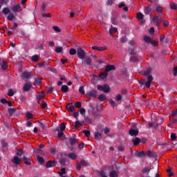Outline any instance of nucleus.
I'll list each match as a JSON object with an SVG mask.
<instances>
[{
    "mask_svg": "<svg viewBox=\"0 0 177 177\" xmlns=\"http://www.w3.org/2000/svg\"><path fill=\"white\" fill-rule=\"evenodd\" d=\"M109 177H118L120 176V169L116 167L115 169H114V165H111L109 167Z\"/></svg>",
    "mask_w": 177,
    "mask_h": 177,
    "instance_id": "f257e3e1",
    "label": "nucleus"
},
{
    "mask_svg": "<svg viewBox=\"0 0 177 177\" xmlns=\"http://www.w3.org/2000/svg\"><path fill=\"white\" fill-rule=\"evenodd\" d=\"M77 55L79 57V59H81L82 60H84L85 59V50L82 49L81 47H78L77 49Z\"/></svg>",
    "mask_w": 177,
    "mask_h": 177,
    "instance_id": "f03ea898",
    "label": "nucleus"
},
{
    "mask_svg": "<svg viewBox=\"0 0 177 177\" xmlns=\"http://www.w3.org/2000/svg\"><path fill=\"white\" fill-rule=\"evenodd\" d=\"M86 96H87V97H93V99H96V97H97V91L96 90H91L86 93Z\"/></svg>",
    "mask_w": 177,
    "mask_h": 177,
    "instance_id": "7ed1b4c3",
    "label": "nucleus"
},
{
    "mask_svg": "<svg viewBox=\"0 0 177 177\" xmlns=\"http://www.w3.org/2000/svg\"><path fill=\"white\" fill-rule=\"evenodd\" d=\"M145 77L147 78V81L145 82V86L149 89L151 85V82H153V76L150 75Z\"/></svg>",
    "mask_w": 177,
    "mask_h": 177,
    "instance_id": "20e7f679",
    "label": "nucleus"
},
{
    "mask_svg": "<svg viewBox=\"0 0 177 177\" xmlns=\"http://www.w3.org/2000/svg\"><path fill=\"white\" fill-rule=\"evenodd\" d=\"M66 143L67 145V146H74V145H75V143H77V139L75 138H68L66 139Z\"/></svg>",
    "mask_w": 177,
    "mask_h": 177,
    "instance_id": "39448f33",
    "label": "nucleus"
},
{
    "mask_svg": "<svg viewBox=\"0 0 177 177\" xmlns=\"http://www.w3.org/2000/svg\"><path fill=\"white\" fill-rule=\"evenodd\" d=\"M161 21H162V19L158 16H156L152 18V23H154L156 26H158Z\"/></svg>",
    "mask_w": 177,
    "mask_h": 177,
    "instance_id": "423d86ee",
    "label": "nucleus"
},
{
    "mask_svg": "<svg viewBox=\"0 0 177 177\" xmlns=\"http://www.w3.org/2000/svg\"><path fill=\"white\" fill-rule=\"evenodd\" d=\"M56 165V161L55 160H48L45 165L46 168H52V167H55Z\"/></svg>",
    "mask_w": 177,
    "mask_h": 177,
    "instance_id": "0eeeda50",
    "label": "nucleus"
},
{
    "mask_svg": "<svg viewBox=\"0 0 177 177\" xmlns=\"http://www.w3.org/2000/svg\"><path fill=\"white\" fill-rule=\"evenodd\" d=\"M32 86V84L31 83H26L23 87L24 92H29Z\"/></svg>",
    "mask_w": 177,
    "mask_h": 177,
    "instance_id": "6e6552de",
    "label": "nucleus"
},
{
    "mask_svg": "<svg viewBox=\"0 0 177 177\" xmlns=\"http://www.w3.org/2000/svg\"><path fill=\"white\" fill-rule=\"evenodd\" d=\"M21 8V5L20 3L15 4L12 8H11V10L13 12L17 13L19 12V9Z\"/></svg>",
    "mask_w": 177,
    "mask_h": 177,
    "instance_id": "1a4fd4ad",
    "label": "nucleus"
},
{
    "mask_svg": "<svg viewBox=\"0 0 177 177\" xmlns=\"http://www.w3.org/2000/svg\"><path fill=\"white\" fill-rule=\"evenodd\" d=\"M115 70V66L114 65H106L105 67L106 73H110V71H114Z\"/></svg>",
    "mask_w": 177,
    "mask_h": 177,
    "instance_id": "9d476101",
    "label": "nucleus"
},
{
    "mask_svg": "<svg viewBox=\"0 0 177 177\" xmlns=\"http://www.w3.org/2000/svg\"><path fill=\"white\" fill-rule=\"evenodd\" d=\"M8 144L5 141V140H1V147H2V151H8Z\"/></svg>",
    "mask_w": 177,
    "mask_h": 177,
    "instance_id": "9b49d317",
    "label": "nucleus"
},
{
    "mask_svg": "<svg viewBox=\"0 0 177 177\" xmlns=\"http://www.w3.org/2000/svg\"><path fill=\"white\" fill-rule=\"evenodd\" d=\"M153 71V68L149 67L147 68H146L145 70H144L143 71V75L144 77H147L149 75H151L150 74L151 73V72Z\"/></svg>",
    "mask_w": 177,
    "mask_h": 177,
    "instance_id": "f8f14e48",
    "label": "nucleus"
},
{
    "mask_svg": "<svg viewBox=\"0 0 177 177\" xmlns=\"http://www.w3.org/2000/svg\"><path fill=\"white\" fill-rule=\"evenodd\" d=\"M66 109L68 111H70L71 113L75 111V107L73 105V103L67 104Z\"/></svg>",
    "mask_w": 177,
    "mask_h": 177,
    "instance_id": "ddd939ff",
    "label": "nucleus"
},
{
    "mask_svg": "<svg viewBox=\"0 0 177 177\" xmlns=\"http://www.w3.org/2000/svg\"><path fill=\"white\" fill-rule=\"evenodd\" d=\"M12 162L15 164V165H19V164L21 162V159L17 156H14L13 159L12 160Z\"/></svg>",
    "mask_w": 177,
    "mask_h": 177,
    "instance_id": "4468645a",
    "label": "nucleus"
},
{
    "mask_svg": "<svg viewBox=\"0 0 177 177\" xmlns=\"http://www.w3.org/2000/svg\"><path fill=\"white\" fill-rule=\"evenodd\" d=\"M146 155L148 156V157H151L152 158H156V157H157V153L153 151H148L146 153Z\"/></svg>",
    "mask_w": 177,
    "mask_h": 177,
    "instance_id": "2eb2a0df",
    "label": "nucleus"
},
{
    "mask_svg": "<svg viewBox=\"0 0 177 177\" xmlns=\"http://www.w3.org/2000/svg\"><path fill=\"white\" fill-rule=\"evenodd\" d=\"M136 157H139L140 158H145L146 157V153L143 151H138L136 153Z\"/></svg>",
    "mask_w": 177,
    "mask_h": 177,
    "instance_id": "dca6fc26",
    "label": "nucleus"
},
{
    "mask_svg": "<svg viewBox=\"0 0 177 177\" xmlns=\"http://www.w3.org/2000/svg\"><path fill=\"white\" fill-rule=\"evenodd\" d=\"M129 132V135H131V136H138V135L139 133V131L135 130L133 129H130Z\"/></svg>",
    "mask_w": 177,
    "mask_h": 177,
    "instance_id": "f3484780",
    "label": "nucleus"
},
{
    "mask_svg": "<svg viewBox=\"0 0 177 177\" xmlns=\"http://www.w3.org/2000/svg\"><path fill=\"white\" fill-rule=\"evenodd\" d=\"M21 77L24 80H28V78H30V77H31V73L28 71H26L22 73Z\"/></svg>",
    "mask_w": 177,
    "mask_h": 177,
    "instance_id": "a211bd4d",
    "label": "nucleus"
},
{
    "mask_svg": "<svg viewBox=\"0 0 177 177\" xmlns=\"http://www.w3.org/2000/svg\"><path fill=\"white\" fill-rule=\"evenodd\" d=\"M93 50H99L100 52H102V50H106L107 49V47H99L97 46H94L92 47Z\"/></svg>",
    "mask_w": 177,
    "mask_h": 177,
    "instance_id": "6ab92c4d",
    "label": "nucleus"
},
{
    "mask_svg": "<svg viewBox=\"0 0 177 177\" xmlns=\"http://www.w3.org/2000/svg\"><path fill=\"white\" fill-rule=\"evenodd\" d=\"M107 75H109V73H107V72H106V71L104 72H102L100 75L99 77L101 80H106V78H107Z\"/></svg>",
    "mask_w": 177,
    "mask_h": 177,
    "instance_id": "aec40b11",
    "label": "nucleus"
},
{
    "mask_svg": "<svg viewBox=\"0 0 177 177\" xmlns=\"http://www.w3.org/2000/svg\"><path fill=\"white\" fill-rule=\"evenodd\" d=\"M84 63H86V66H91L92 64V59L89 57H84Z\"/></svg>",
    "mask_w": 177,
    "mask_h": 177,
    "instance_id": "412c9836",
    "label": "nucleus"
},
{
    "mask_svg": "<svg viewBox=\"0 0 177 177\" xmlns=\"http://www.w3.org/2000/svg\"><path fill=\"white\" fill-rule=\"evenodd\" d=\"M44 96H45V94H44V93H41L40 94H39L37 96V102L39 103V102H41L42 99H44Z\"/></svg>",
    "mask_w": 177,
    "mask_h": 177,
    "instance_id": "4be33fe9",
    "label": "nucleus"
},
{
    "mask_svg": "<svg viewBox=\"0 0 177 177\" xmlns=\"http://www.w3.org/2000/svg\"><path fill=\"white\" fill-rule=\"evenodd\" d=\"M102 92H104V93H109V92H110V86H109L107 84H104Z\"/></svg>",
    "mask_w": 177,
    "mask_h": 177,
    "instance_id": "5701e85b",
    "label": "nucleus"
},
{
    "mask_svg": "<svg viewBox=\"0 0 177 177\" xmlns=\"http://www.w3.org/2000/svg\"><path fill=\"white\" fill-rule=\"evenodd\" d=\"M118 8L120 9H121V8H123V10H124V12H128V8L127 7L125 3H121L120 4H119Z\"/></svg>",
    "mask_w": 177,
    "mask_h": 177,
    "instance_id": "b1692460",
    "label": "nucleus"
},
{
    "mask_svg": "<svg viewBox=\"0 0 177 177\" xmlns=\"http://www.w3.org/2000/svg\"><path fill=\"white\" fill-rule=\"evenodd\" d=\"M37 66L38 67H49V63L47 62H44L43 63H39Z\"/></svg>",
    "mask_w": 177,
    "mask_h": 177,
    "instance_id": "393cba45",
    "label": "nucleus"
},
{
    "mask_svg": "<svg viewBox=\"0 0 177 177\" xmlns=\"http://www.w3.org/2000/svg\"><path fill=\"white\" fill-rule=\"evenodd\" d=\"M111 21L112 24H113L114 26H117V24H118V20L117 19V17H111Z\"/></svg>",
    "mask_w": 177,
    "mask_h": 177,
    "instance_id": "a878e982",
    "label": "nucleus"
},
{
    "mask_svg": "<svg viewBox=\"0 0 177 177\" xmlns=\"http://www.w3.org/2000/svg\"><path fill=\"white\" fill-rule=\"evenodd\" d=\"M2 13L4 14L5 15H9L10 13V10L9 9V8L6 7L3 8Z\"/></svg>",
    "mask_w": 177,
    "mask_h": 177,
    "instance_id": "bb28decb",
    "label": "nucleus"
},
{
    "mask_svg": "<svg viewBox=\"0 0 177 177\" xmlns=\"http://www.w3.org/2000/svg\"><path fill=\"white\" fill-rule=\"evenodd\" d=\"M62 92H64V93H66L68 92V86L67 85H62L61 87Z\"/></svg>",
    "mask_w": 177,
    "mask_h": 177,
    "instance_id": "cd10ccee",
    "label": "nucleus"
},
{
    "mask_svg": "<svg viewBox=\"0 0 177 177\" xmlns=\"http://www.w3.org/2000/svg\"><path fill=\"white\" fill-rule=\"evenodd\" d=\"M37 161L41 164V165H44L45 164V160H44V158L41 156H37Z\"/></svg>",
    "mask_w": 177,
    "mask_h": 177,
    "instance_id": "c85d7f7f",
    "label": "nucleus"
},
{
    "mask_svg": "<svg viewBox=\"0 0 177 177\" xmlns=\"http://www.w3.org/2000/svg\"><path fill=\"white\" fill-rule=\"evenodd\" d=\"M118 31V29L117 28H109V34L111 35H113V34H115Z\"/></svg>",
    "mask_w": 177,
    "mask_h": 177,
    "instance_id": "c756f323",
    "label": "nucleus"
},
{
    "mask_svg": "<svg viewBox=\"0 0 177 177\" xmlns=\"http://www.w3.org/2000/svg\"><path fill=\"white\" fill-rule=\"evenodd\" d=\"M68 157V158H71V160H75V158H77V155L74 153H69Z\"/></svg>",
    "mask_w": 177,
    "mask_h": 177,
    "instance_id": "7c9ffc66",
    "label": "nucleus"
},
{
    "mask_svg": "<svg viewBox=\"0 0 177 177\" xmlns=\"http://www.w3.org/2000/svg\"><path fill=\"white\" fill-rule=\"evenodd\" d=\"M16 113V109L15 108H9L8 109V114L9 115H13Z\"/></svg>",
    "mask_w": 177,
    "mask_h": 177,
    "instance_id": "2f4dec72",
    "label": "nucleus"
},
{
    "mask_svg": "<svg viewBox=\"0 0 177 177\" xmlns=\"http://www.w3.org/2000/svg\"><path fill=\"white\" fill-rule=\"evenodd\" d=\"M132 142L135 146H138V145H139V143L140 142V138H136L134 140H132Z\"/></svg>",
    "mask_w": 177,
    "mask_h": 177,
    "instance_id": "473e14b6",
    "label": "nucleus"
},
{
    "mask_svg": "<svg viewBox=\"0 0 177 177\" xmlns=\"http://www.w3.org/2000/svg\"><path fill=\"white\" fill-rule=\"evenodd\" d=\"M151 40H152L151 38L149 36H145L144 37V41L147 44H150L151 42Z\"/></svg>",
    "mask_w": 177,
    "mask_h": 177,
    "instance_id": "72a5a7b5",
    "label": "nucleus"
},
{
    "mask_svg": "<svg viewBox=\"0 0 177 177\" xmlns=\"http://www.w3.org/2000/svg\"><path fill=\"white\" fill-rule=\"evenodd\" d=\"M83 133L86 138L91 136V131L89 130H83Z\"/></svg>",
    "mask_w": 177,
    "mask_h": 177,
    "instance_id": "f704fd0d",
    "label": "nucleus"
},
{
    "mask_svg": "<svg viewBox=\"0 0 177 177\" xmlns=\"http://www.w3.org/2000/svg\"><path fill=\"white\" fill-rule=\"evenodd\" d=\"M150 171H151V167H145L142 172V174H147V172H149Z\"/></svg>",
    "mask_w": 177,
    "mask_h": 177,
    "instance_id": "c9c22d12",
    "label": "nucleus"
},
{
    "mask_svg": "<svg viewBox=\"0 0 177 177\" xmlns=\"http://www.w3.org/2000/svg\"><path fill=\"white\" fill-rule=\"evenodd\" d=\"M98 100H100V102H104V100H106V95H104V94H100L98 96Z\"/></svg>",
    "mask_w": 177,
    "mask_h": 177,
    "instance_id": "e433bc0d",
    "label": "nucleus"
},
{
    "mask_svg": "<svg viewBox=\"0 0 177 177\" xmlns=\"http://www.w3.org/2000/svg\"><path fill=\"white\" fill-rule=\"evenodd\" d=\"M8 68V63L3 62L1 64V69L3 71H5L6 68Z\"/></svg>",
    "mask_w": 177,
    "mask_h": 177,
    "instance_id": "4c0bfd02",
    "label": "nucleus"
},
{
    "mask_svg": "<svg viewBox=\"0 0 177 177\" xmlns=\"http://www.w3.org/2000/svg\"><path fill=\"white\" fill-rule=\"evenodd\" d=\"M102 138V133L95 132V139L99 140Z\"/></svg>",
    "mask_w": 177,
    "mask_h": 177,
    "instance_id": "58836bf2",
    "label": "nucleus"
},
{
    "mask_svg": "<svg viewBox=\"0 0 177 177\" xmlns=\"http://www.w3.org/2000/svg\"><path fill=\"white\" fill-rule=\"evenodd\" d=\"M7 19L8 20H9V21H12V20L15 19V15H13V13H10L7 17Z\"/></svg>",
    "mask_w": 177,
    "mask_h": 177,
    "instance_id": "ea45409f",
    "label": "nucleus"
},
{
    "mask_svg": "<svg viewBox=\"0 0 177 177\" xmlns=\"http://www.w3.org/2000/svg\"><path fill=\"white\" fill-rule=\"evenodd\" d=\"M23 160H24V164L26 165H31V162H28V159L27 157H26V156H24Z\"/></svg>",
    "mask_w": 177,
    "mask_h": 177,
    "instance_id": "a19ab883",
    "label": "nucleus"
},
{
    "mask_svg": "<svg viewBox=\"0 0 177 177\" xmlns=\"http://www.w3.org/2000/svg\"><path fill=\"white\" fill-rule=\"evenodd\" d=\"M84 121L86 124H93V120H92L89 118H84Z\"/></svg>",
    "mask_w": 177,
    "mask_h": 177,
    "instance_id": "79ce46f5",
    "label": "nucleus"
},
{
    "mask_svg": "<svg viewBox=\"0 0 177 177\" xmlns=\"http://www.w3.org/2000/svg\"><path fill=\"white\" fill-rule=\"evenodd\" d=\"M170 8L171 9H172L173 10H176L177 9V4L175 3H170Z\"/></svg>",
    "mask_w": 177,
    "mask_h": 177,
    "instance_id": "37998d69",
    "label": "nucleus"
},
{
    "mask_svg": "<svg viewBox=\"0 0 177 177\" xmlns=\"http://www.w3.org/2000/svg\"><path fill=\"white\" fill-rule=\"evenodd\" d=\"M32 62H38L39 60V56L35 55L32 57Z\"/></svg>",
    "mask_w": 177,
    "mask_h": 177,
    "instance_id": "c03bdc74",
    "label": "nucleus"
},
{
    "mask_svg": "<svg viewBox=\"0 0 177 177\" xmlns=\"http://www.w3.org/2000/svg\"><path fill=\"white\" fill-rule=\"evenodd\" d=\"M66 130V124H64V123H61L60 126H59V131H63Z\"/></svg>",
    "mask_w": 177,
    "mask_h": 177,
    "instance_id": "a18cd8bd",
    "label": "nucleus"
},
{
    "mask_svg": "<svg viewBox=\"0 0 177 177\" xmlns=\"http://www.w3.org/2000/svg\"><path fill=\"white\" fill-rule=\"evenodd\" d=\"M75 53H77V50H75V48H71L69 50V54L71 56H73V55H75Z\"/></svg>",
    "mask_w": 177,
    "mask_h": 177,
    "instance_id": "49530a36",
    "label": "nucleus"
},
{
    "mask_svg": "<svg viewBox=\"0 0 177 177\" xmlns=\"http://www.w3.org/2000/svg\"><path fill=\"white\" fill-rule=\"evenodd\" d=\"M143 17H145V15H143V14H142V12H138L137 14V19H138V20H142L143 19Z\"/></svg>",
    "mask_w": 177,
    "mask_h": 177,
    "instance_id": "de8ad7c7",
    "label": "nucleus"
},
{
    "mask_svg": "<svg viewBox=\"0 0 177 177\" xmlns=\"http://www.w3.org/2000/svg\"><path fill=\"white\" fill-rule=\"evenodd\" d=\"M84 86H82L79 88L80 93H82V95H85V90L84 89Z\"/></svg>",
    "mask_w": 177,
    "mask_h": 177,
    "instance_id": "09e8293b",
    "label": "nucleus"
},
{
    "mask_svg": "<svg viewBox=\"0 0 177 177\" xmlns=\"http://www.w3.org/2000/svg\"><path fill=\"white\" fill-rule=\"evenodd\" d=\"M82 104H81V102H77L75 103V107H76V109H81Z\"/></svg>",
    "mask_w": 177,
    "mask_h": 177,
    "instance_id": "8fccbe9b",
    "label": "nucleus"
},
{
    "mask_svg": "<svg viewBox=\"0 0 177 177\" xmlns=\"http://www.w3.org/2000/svg\"><path fill=\"white\" fill-rule=\"evenodd\" d=\"M150 12H151V8H150V7H147L145 8V15H149Z\"/></svg>",
    "mask_w": 177,
    "mask_h": 177,
    "instance_id": "3c124183",
    "label": "nucleus"
},
{
    "mask_svg": "<svg viewBox=\"0 0 177 177\" xmlns=\"http://www.w3.org/2000/svg\"><path fill=\"white\" fill-rule=\"evenodd\" d=\"M156 12H158V13H162V7H161V6H158V7H156Z\"/></svg>",
    "mask_w": 177,
    "mask_h": 177,
    "instance_id": "603ef678",
    "label": "nucleus"
},
{
    "mask_svg": "<svg viewBox=\"0 0 177 177\" xmlns=\"http://www.w3.org/2000/svg\"><path fill=\"white\" fill-rule=\"evenodd\" d=\"M138 57L135 55H131V58H130V61L131 62H138Z\"/></svg>",
    "mask_w": 177,
    "mask_h": 177,
    "instance_id": "864d4df0",
    "label": "nucleus"
},
{
    "mask_svg": "<svg viewBox=\"0 0 177 177\" xmlns=\"http://www.w3.org/2000/svg\"><path fill=\"white\" fill-rule=\"evenodd\" d=\"M61 165H66V158H63L59 160Z\"/></svg>",
    "mask_w": 177,
    "mask_h": 177,
    "instance_id": "5fc2aeb1",
    "label": "nucleus"
},
{
    "mask_svg": "<svg viewBox=\"0 0 177 177\" xmlns=\"http://www.w3.org/2000/svg\"><path fill=\"white\" fill-rule=\"evenodd\" d=\"M171 140L172 141L176 140V134L175 133H171Z\"/></svg>",
    "mask_w": 177,
    "mask_h": 177,
    "instance_id": "6e6d98bb",
    "label": "nucleus"
},
{
    "mask_svg": "<svg viewBox=\"0 0 177 177\" xmlns=\"http://www.w3.org/2000/svg\"><path fill=\"white\" fill-rule=\"evenodd\" d=\"M62 50H63V47H57L55 48V52H57V53H61Z\"/></svg>",
    "mask_w": 177,
    "mask_h": 177,
    "instance_id": "4d7b16f0",
    "label": "nucleus"
},
{
    "mask_svg": "<svg viewBox=\"0 0 177 177\" xmlns=\"http://www.w3.org/2000/svg\"><path fill=\"white\" fill-rule=\"evenodd\" d=\"M115 99H116L117 102H120L122 100V96L121 95V94H118L115 97Z\"/></svg>",
    "mask_w": 177,
    "mask_h": 177,
    "instance_id": "13d9d810",
    "label": "nucleus"
},
{
    "mask_svg": "<svg viewBox=\"0 0 177 177\" xmlns=\"http://www.w3.org/2000/svg\"><path fill=\"white\" fill-rule=\"evenodd\" d=\"M66 174V169L62 168L61 171L59 173V176H62V175H64Z\"/></svg>",
    "mask_w": 177,
    "mask_h": 177,
    "instance_id": "bf43d9fd",
    "label": "nucleus"
},
{
    "mask_svg": "<svg viewBox=\"0 0 177 177\" xmlns=\"http://www.w3.org/2000/svg\"><path fill=\"white\" fill-rule=\"evenodd\" d=\"M80 113L82 114V115H85V113H86V110H85L84 108H80Z\"/></svg>",
    "mask_w": 177,
    "mask_h": 177,
    "instance_id": "052dcab7",
    "label": "nucleus"
},
{
    "mask_svg": "<svg viewBox=\"0 0 177 177\" xmlns=\"http://www.w3.org/2000/svg\"><path fill=\"white\" fill-rule=\"evenodd\" d=\"M26 117H27L28 120H31V118H32L33 115H32L31 113L27 112Z\"/></svg>",
    "mask_w": 177,
    "mask_h": 177,
    "instance_id": "680f3d73",
    "label": "nucleus"
},
{
    "mask_svg": "<svg viewBox=\"0 0 177 177\" xmlns=\"http://www.w3.org/2000/svg\"><path fill=\"white\" fill-rule=\"evenodd\" d=\"M127 41H128V39H127V37H122L121 39H120V42L122 44H125V42H127Z\"/></svg>",
    "mask_w": 177,
    "mask_h": 177,
    "instance_id": "e2e57ef3",
    "label": "nucleus"
},
{
    "mask_svg": "<svg viewBox=\"0 0 177 177\" xmlns=\"http://www.w3.org/2000/svg\"><path fill=\"white\" fill-rule=\"evenodd\" d=\"M57 131L58 132V138H62V136H63V135H64V133H63V131H60V130H59V129H57Z\"/></svg>",
    "mask_w": 177,
    "mask_h": 177,
    "instance_id": "0e129e2a",
    "label": "nucleus"
},
{
    "mask_svg": "<svg viewBox=\"0 0 177 177\" xmlns=\"http://www.w3.org/2000/svg\"><path fill=\"white\" fill-rule=\"evenodd\" d=\"M80 124H81V122H80V121L75 122V128L76 129H78V127H79Z\"/></svg>",
    "mask_w": 177,
    "mask_h": 177,
    "instance_id": "69168bd1",
    "label": "nucleus"
},
{
    "mask_svg": "<svg viewBox=\"0 0 177 177\" xmlns=\"http://www.w3.org/2000/svg\"><path fill=\"white\" fill-rule=\"evenodd\" d=\"M17 156H23V150L21 149H18L17 151Z\"/></svg>",
    "mask_w": 177,
    "mask_h": 177,
    "instance_id": "338daca9",
    "label": "nucleus"
},
{
    "mask_svg": "<svg viewBox=\"0 0 177 177\" xmlns=\"http://www.w3.org/2000/svg\"><path fill=\"white\" fill-rule=\"evenodd\" d=\"M80 165H82V167H86V165H87L86 161L81 160L80 161Z\"/></svg>",
    "mask_w": 177,
    "mask_h": 177,
    "instance_id": "774afa93",
    "label": "nucleus"
}]
</instances>
